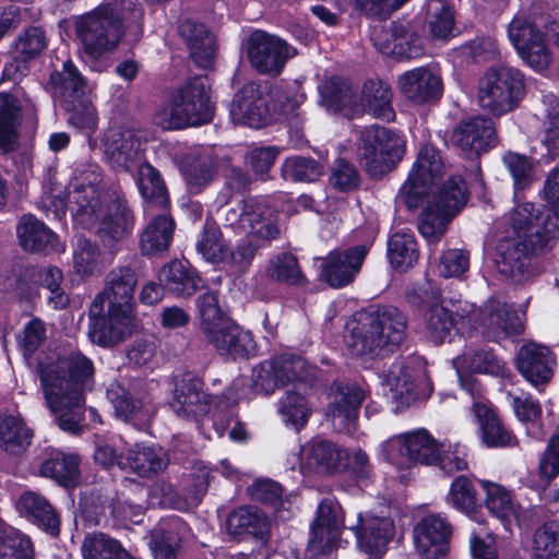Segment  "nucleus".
<instances>
[{
  "label": "nucleus",
  "mask_w": 559,
  "mask_h": 559,
  "mask_svg": "<svg viewBox=\"0 0 559 559\" xmlns=\"http://www.w3.org/2000/svg\"><path fill=\"white\" fill-rule=\"evenodd\" d=\"M171 409L182 418L197 419L209 411L207 395L203 392L202 381L191 373H183L175 382Z\"/></svg>",
  "instance_id": "obj_30"
},
{
  "label": "nucleus",
  "mask_w": 559,
  "mask_h": 559,
  "mask_svg": "<svg viewBox=\"0 0 559 559\" xmlns=\"http://www.w3.org/2000/svg\"><path fill=\"white\" fill-rule=\"evenodd\" d=\"M549 14L538 12L534 4L527 12L520 11L508 26V37L525 63L543 70L550 62L540 27L547 28Z\"/></svg>",
  "instance_id": "obj_9"
},
{
  "label": "nucleus",
  "mask_w": 559,
  "mask_h": 559,
  "mask_svg": "<svg viewBox=\"0 0 559 559\" xmlns=\"http://www.w3.org/2000/svg\"><path fill=\"white\" fill-rule=\"evenodd\" d=\"M71 187L72 190L64 193L61 186L51 183L41 202L55 218L60 219L66 214V210L70 209L80 225L92 229L97 223V213L105 205L104 193L100 194L98 189L92 187Z\"/></svg>",
  "instance_id": "obj_12"
},
{
  "label": "nucleus",
  "mask_w": 559,
  "mask_h": 559,
  "mask_svg": "<svg viewBox=\"0 0 559 559\" xmlns=\"http://www.w3.org/2000/svg\"><path fill=\"white\" fill-rule=\"evenodd\" d=\"M182 174L192 193H198L214 177V162L209 155H190L182 165Z\"/></svg>",
  "instance_id": "obj_60"
},
{
  "label": "nucleus",
  "mask_w": 559,
  "mask_h": 559,
  "mask_svg": "<svg viewBox=\"0 0 559 559\" xmlns=\"http://www.w3.org/2000/svg\"><path fill=\"white\" fill-rule=\"evenodd\" d=\"M476 321L487 338L500 341L520 334L523 331V323L512 305L498 298H490L479 311L477 318L472 317L473 329H476Z\"/></svg>",
  "instance_id": "obj_22"
},
{
  "label": "nucleus",
  "mask_w": 559,
  "mask_h": 559,
  "mask_svg": "<svg viewBox=\"0 0 559 559\" xmlns=\"http://www.w3.org/2000/svg\"><path fill=\"white\" fill-rule=\"evenodd\" d=\"M48 48V36L40 26H28L19 32L10 46V55L17 64L27 66Z\"/></svg>",
  "instance_id": "obj_44"
},
{
  "label": "nucleus",
  "mask_w": 559,
  "mask_h": 559,
  "mask_svg": "<svg viewBox=\"0 0 559 559\" xmlns=\"http://www.w3.org/2000/svg\"><path fill=\"white\" fill-rule=\"evenodd\" d=\"M472 412L479 425L481 440L487 447H512L516 443L513 433L503 426L488 404L475 401Z\"/></svg>",
  "instance_id": "obj_40"
},
{
  "label": "nucleus",
  "mask_w": 559,
  "mask_h": 559,
  "mask_svg": "<svg viewBox=\"0 0 559 559\" xmlns=\"http://www.w3.org/2000/svg\"><path fill=\"white\" fill-rule=\"evenodd\" d=\"M36 372L47 406L63 431H83L85 392L94 383L93 361L75 348L63 350L56 360L39 362Z\"/></svg>",
  "instance_id": "obj_1"
},
{
  "label": "nucleus",
  "mask_w": 559,
  "mask_h": 559,
  "mask_svg": "<svg viewBox=\"0 0 559 559\" xmlns=\"http://www.w3.org/2000/svg\"><path fill=\"white\" fill-rule=\"evenodd\" d=\"M224 221L227 226L265 242L276 239L281 233L276 211L260 197H250L226 207Z\"/></svg>",
  "instance_id": "obj_10"
},
{
  "label": "nucleus",
  "mask_w": 559,
  "mask_h": 559,
  "mask_svg": "<svg viewBox=\"0 0 559 559\" xmlns=\"http://www.w3.org/2000/svg\"><path fill=\"white\" fill-rule=\"evenodd\" d=\"M81 548L84 559H136L104 533L88 534Z\"/></svg>",
  "instance_id": "obj_58"
},
{
  "label": "nucleus",
  "mask_w": 559,
  "mask_h": 559,
  "mask_svg": "<svg viewBox=\"0 0 559 559\" xmlns=\"http://www.w3.org/2000/svg\"><path fill=\"white\" fill-rule=\"evenodd\" d=\"M226 530L234 537L251 535L259 539H265L270 525L267 518L258 509L240 507L228 514Z\"/></svg>",
  "instance_id": "obj_45"
},
{
  "label": "nucleus",
  "mask_w": 559,
  "mask_h": 559,
  "mask_svg": "<svg viewBox=\"0 0 559 559\" xmlns=\"http://www.w3.org/2000/svg\"><path fill=\"white\" fill-rule=\"evenodd\" d=\"M33 430L19 415L0 413V449L8 454L20 456L29 448Z\"/></svg>",
  "instance_id": "obj_41"
},
{
  "label": "nucleus",
  "mask_w": 559,
  "mask_h": 559,
  "mask_svg": "<svg viewBox=\"0 0 559 559\" xmlns=\"http://www.w3.org/2000/svg\"><path fill=\"white\" fill-rule=\"evenodd\" d=\"M515 360L519 372L535 386L549 382L554 376L555 356L546 346L524 344Z\"/></svg>",
  "instance_id": "obj_33"
},
{
  "label": "nucleus",
  "mask_w": 559,
  "mask_h": 559,
  "mask_svg": "<svg viewBox=\"0 0 559 559\" xmlns=\"http://www.w3.org/2000/svg\"><path fill=\"white\" fill-rule=\"evenodd\" d=\"M443 174L444 164L439 151L430 144L421 146L409 176L400 190V198L407 209L423 205L424 198L437 186Z\"/></svg>",
  "instance_id": "obj_14"
},
{
  "label": "nucleus",
  "mask_w": 559,
  "mask_h": 559,
  "mask_svg": "<svg viewBox=\"0 0 559 559\" xmlns=\"http://www.w3.org/2000/svg\"><path fill=\"white\" fill-rule=\"evenodd\" d=\"M280 385L288 383L299 384L310 381L314 376V369L300 356L282 354L271 359Z\"/></svg>",
  "instance_id": "obj_54"
},
{
  "label": "nucleus",
  "mask_w": 559,
  "mask_h": 559,
  "mask_svg": "<svg viewBox=\"0 0 559 559\" xmlns=\"http://www.w3.org/2000/svg\"><path fill=\"white\" fill-rule=\"evenodd\" d=\"M27 519L47 534L56 537L60 533V515L46 497L38 492H24L19 500Z\"/></svg>",
  "instance_id": "obj_39"
},
{
  "label": "nucleus",
  "mask_w": 559,
  "mask_h": 559,
  "mask_svg": "<svg viewBox=\"0 0 559 559\" xmlns=\"http://www.w3.org/2000/svg\"><path fill=\"white\" fill-rule=\"evenodd\" d=\"M463 312L453 313L442 302L428 308L424 313V320L431 341L441 344L450 342L453 332L460 335L468 333L474 328L472 314L466 309H463Z\"/></svg>",
  "instance_id": "obj_29"
},
{
  "label": "nucleus",
  "mask_w": 559,
  "mask_h": 559,
  "mask_svg": "<svg viewBox=\"0 0 559 559\" xmlns=\"http://www.w3.org/2000/svg\"><path fill=\"white\" fill-rule=\"evenodd\" d=\"M16 236L21 248L26 252L47 255L66 250L59 236L33 214L21 216L16 225Z\"/></svg>",
  "instance_id": "obj_28"
},
{
  "label": "nucleus",
  "mask_w": 559,
  "mask_h": 559,
  "mask_svg": "<svg viewBox=\"0 0 559 559\" xmlns=\"http://www.w3.org/2000/svg\"><path fill=\"white\" fill-rule=\"evenodd\" d=\"M468 199L465 181L461 176H451L439 186H433L424 198V207L418 230L428 241H438L449 223L465 206Z\"/></svg>",
  "instance_id": "obj_6"
},
{
  "label": "nucleus",
  "mask_w": 559,
  "mask_h": 559,
  "mask_svg": "<svg viewBox=\"0 0 559 559\" xmlns=\"http://www.w3.org/2000/svg\"><path fill=\"white\" fill-rule=\"evenodd\" d=\"M135 182L143 199L165 207L168 193L159 171L148 163H141L136 169Z\"/></svg>",
  "instance_id": "obj_53"
},
{
  "label": "nucleus",
  "mask_w": 559,
  "mask_h": 559,
  "mask_svg": "<svg viewBox=\"0 0 559 559\" xmlns=\"http://www.w3.org/2000/svg\"><path fill=\"white\" fill-rule=\"evenodd\" d=\"M453 365L459 373L461 371L488 373L491 376H502L504 373L503 361L489 349L465 353L454 358Z\"/></svg>",
  "instance_id": "obj_57"
},
{
  "label": "nucleus",
  "mask_w": 559,
  "mask_h": 559,
  "mask_svg": "<svg viewBox=\"0 0 559 559\" xmlns=\"http://www.w3.org/2000/svg\"><path fill=\"white\" fill-rule=\"evenodd\" d=\"M479 483L486 492L487 510L508 528L518 519L519 513V507L514 503L509 490L489 480H479Z\"/></svg>",
  "instance_id": "obj_50"
},
{
  "label": "nucleus",
  "mask_w": 559,
  "mask_h": 559,
  "mask_svg": "<svg viewBox=\"0 0 559 559\" xmlns=\"http://www.w3.org/2000/svg\"><path fill=\"white\" fill-rule=\"evenodd\" d=\"M346 343L353 355L379 357L404 341L406 318L394 307L356 313L347 323Z\"/></svg>",
  "instance_id": "obj_3"
},
{
  "label": "nucleus",
  "mask_w": 559,
  "mask_h": 559,
  "mask_svg": "<svg viewBox=\"0 0 559 559\" xmlns=\"http://www.w3.org/2000/svg\"><path fill=\"white\" fill-rule=\"evenodd\" d=\"M347 527L355 533L359 548L370 555L383 554L395 535L394 523L386 516L359 513Z\"/></svg>",
  "instance_id": "obj_27"
},
{
  "label": "nucleus",
  "mask_w": 559,
  "mask_h": 559,
  "mask_svg": "<svg viewBox=\"0 0 559 559\" xmlns=\"http://www.w3.org/2000/svg\"><path fill=\"white\" fill-rule=\"evenodd\" d=\"M278 412L286 425L301 429L308 421L310 408L304 395L296 391H286L278 403Z\"/></svg>",
  "instance_id": "obj_62"
},
{
  "label": "nucleus",
  "mask_w": 559,
  "mask_h": 559,
  "mask_svg": "<svg viewBox=\"0 0 559 559\" xmlns=\"http://www.w3.org/2000/svg\"><path fill=\"white\" fill-rule=\"evenodd\" d=\"M142 17L143 12L134 0H107L79 17L75 33L84 51L98 58L118 46L123 34V20L138 23Z\"/></svg>",
  "instance_id": "obj_4"
},
{
  "label": "nucleus",
  "mask_w": 559,
  "mask_h": 559,
  "mask_svg": "<svg viewBox=\"0 0 559 559\" xmlns=\"http://www.w3.org/2000/svg\"><path fill=\"white\" fill-rule=\"evenodd\" d=\"M452 142L467 158H477L497 142L493 121L486 117L464 120L454 129Z\"/></svg>",
  "instance_id": "obj_25"
},
{
  "label": "nucleus",
  "mask_w": 559,
  "mask_h": 559,
  "mask_svg": "<svg viewBox=\"0 0 559 559\" xmlns=\"http://www.w3.org/2000/svg\"><path fill=\"white\" fill-rule=\"evenodd\" d=\"M381 382L389 388L391 397L401 404L416 399L415 371L403 361H396L382 371Z\"/></svg>",
  "instance_id": "obj_49"
},
{
  "label": "nucleus",
  "mask_w": 559,
  "mask_h": 559,
  "mask_svg": "<svg viewBox=\"0 0 559 559\" xmlns=\"http://www.w3.org/2000/svg\"><path fill=\"white\" fill-rule=\"evenodd\" d=\"M88 336L94 344L100 346H112L123 341L126 333L130 331L131 313L109 309L107 314L104 311L88 312Z\"/></svg>",
  "instance_id": "obj_32"
},
{
  "label": "nucleus",
  "mask_w": 559,
  "mask_h": 559,
  "mask_svg": "<svg viewBox=\"0 0 559 559\" xmlns=\"http://www.w3.org/2000/svg\"><path fill=\"white\" fill-rule=\"evenodd\" d=\"M537 559H559V524L555 521L540 526L534 535Z\"/></svg>",
  "instance_id": "obj_64"
},
{
  "label": "nucleus",
  "mask_w": 559,
  "mask_h": 559,
  "mask_svg": "<svg viewBox=\"0 0 559 559\" xmlns=\"http://www.w3.org/2000/svg\"><path fill=\"white\" fill-rule=\"evenodd\" d=\"M105 205L97 213V223L92 227L100 239L119 241L134 226V216L124 197L117 190L104 192Z\"/></svg>",
  "instance_id": "obj_18"
},
{
  "label": "nucleus",
  "mask_w": 559,
  "mask_h": 559,
  "mask_svg": "<svg viewBox=\"0 0 559 559\" xmlns=\"http://www.w3.org/2000/svg\"><path fill=\"white\" fill-rule=\"evenodd\" d=\"M392 96V90L386 82L379 79L369 80L362 86L360 111H367L376 118L391 121L395 117Z\"/></svg>",
  "instance_id": "obj_47"
},
{
  "label": "nucleus",
  "mask_w": 559,
  "mask_h": 559,
  "mask_svg": "<svg viewBox=\"0 0 559 559\" xmlns=\"http://www.w3.org/2000/svg\"><path fill=\"white\" fill-rule=\"evenodd\" d=\"M343 461V451L325 440H313L301 450L300 472L304 475L325 474L337 471Z\"/></svg>",
  "instance_id": "obj_37"
},
{
  "label": "nucleus",
  "mask_w": 559,
  "mask_h": 559,
  "mask_svg": "<svg viewBox=\"0 0 559 559\" xmlns=\"http://www.w3.org/2000/svg\"><path fill=\"white\" fill-rule=\"evenodd\" d=\"M79 456L59 450H50L40 464L39 473L64 487L74 486L79 480Z\"/></svg>",
  "instance_id": "obj_46"
},
{
  "label": "nucleus",
  "mask_w": 559,
  "mask_h": 559,
  "mask_svg": "<svg viewBox=\"0 0 559 559\" xmlns=\"http://www.w3.org/2000/svg\"><path fill=\"white\" fill-rule=\"evenodd\" d=\"M509 223L513 236L499 239L495 262L503 276L521 283L531 276L528 257L552 248L559 225L544 206L533 202L516 204L510 212Z\"/></svg>",
  "instance_id": "obj_2"
},
{
  "label": "nucleus",
  "mask_w": 559,
  "mask_h": 559,
  "mask_svg": "<svg viewBox=\"0 0 559 559\" xmlns=\"http://www.w3.org/2000/svg\"><path fill=\"white\" fill-rule=\"evenodd\" d=\"M320 93L328 107L334 111L347 110L353 115L360 112L356 93L345 79L332 76L320 86Z\"/></svg>",
  "instance_id": "obj_51"
},
{
  "label": "nucleus",
  "mask_w": 559,
  "mask_h": 559,
  "mask_svg": "<svg viewBox=\"0 0 559 559\" xmlns=\"http://www.w3.org/2000/svg\"><path fill=\"white\" fill-rule=\"evenodd\" d=\"M337 501L323 499L317 510V516L310 528L308 549L312 555H323L332 551L341 536V525L345 519Z\"/></svg>",
  "instance_id": "obj_21"
},
{
  "label": "nucleus",
  "mask_w": 559,
  "mask_h": 559,
  "mask_svg": "<svg viewBox=\"0 0 559 559\" xmlns=\"http://www.w3.org/2000/svg\"><path fill=\"white\" fill-rule=\"evenodd\" d=\"M35 282L48 289L47 301L55 309H64L69 305V297L60 287L63 273L57 266H45L33 274Z\"/></svg>",
  "instance_id": "obj_63"
},
{
  "label": "nucleus",
  "mask_w": 559,
  "mask_h": 559,
  "mask_svg": "<svg viewBox=\"0 0 559 559\" xmlns=\"http://www.w3.org/2000/svg\"><path fill=\"white\" fill-rule=\"evenodd\" d=\"M173 217L156 215L140 235V250L143 255H159L168 251L175 230Z\"/></svg>",
  "instance_id": "obj_42"
},
{
  "label": "nucleus",
  "mask_w": 559,
  "mask_h": 559,
  "mask_svg": "<svg viewBox=\"0 0 559 559\" xmlns=\"http://www.w3.org/2000/svg\"><path fill=\"white\" fill-rule=\"evenodd\" d=\"M21 110L16 97L11 94H0V148L4 152L14 148Z\"/></svg>",
  "instance_id": "obj_56"
},
{
  "label": "nucleus",
  "mask_w": 559,
  "mask_h": 559,
  "mask_svg": "<svg viewBox=\"0 0 559 559\" xmlns=\"http://www.w3.org/2000/svg\"><path fill=\"white\" fill-rule=\"evenodd\" d=\"M427 26L437 39H447L454 26V15L445 0H429L427 3Z\"/></svg>",
  "instance_id": "obj_61"
},
{
  "label": "nucleus",
  "mask_w": 559,
  "mask_h": 559,
  "mask_svg": "<svg viewBox=\"0 0 559 559\" xmlns=\"http://www.w3.org/2000/svg\"><path fill=\"white\" fill-rule=\"evenodd\" d=\"M106 396L115 415L124 421L145 424L152 418L153 406L141 380L111 382Z\"/></svg>",
  "instance_id": "obj_16"
},
{
  "label": "nucleus",
  "mask_w": 559,
  "mask_h": 559,
  "mask_svg": "<svg viewBox=\"0 0 559 559\" xmlns=\"http://www.w3.org/2000/svg\"><path fill=\"white\" fill-rule=\"evenodd\" d=\"M104 146L111 165L120 170H131L142 158L141 140L131 129L108 131Z\"/></svg>",
  "instance_id": "obj_35"
},
{
  "label": "nucleus",
  "mask_w": 559,
  "mask_h": 559,
  "mask_svg": "<svg viewBox=\"0 0 559 559\" xmlns=\"http://www.w3.org/2000/svg\"><path fill=\"white\" fill-rule=\"evenodd\" d=\"M204 337L219 355L233 360L249 359L257 350L252 333L230 319Z\"/></svg>",
  "instance_id": "obj_26"
},
{
  "label": "nucleus",
  "mask_w": 559,
  "mask_h": 559,
  "mask_svg": "<svg viewBox=\"0 0 559 559\" xmlns=\"http://www.w3.org/2000/svg\"><path fill=\"white\" fill-rule=\"evenodd\" d=\"M282 178L294 182H314L324 174V166L310 156L287 157L281 167Z\"/></svg>",
  "instance_id": "obj_59"
},
{
  "label": "nucleus",
  "mask_w": 559,
  "mask_h": 559,
  "mask_svg": "<svg viewBox=\"0 0 559 559\" xmlns=\"http://www.w3.org/2000/svg\"><path fill=\"white\" fill-rule=\"evenodd\" d=\"M212 117L207 79L193 76L173 94L166 106L157 110L154 122L164 130H176L206 123Z\"/></svg>",
  "instance_id": "obj_5"
},
{
  "label": "nucleus",
  "mask_w": 559,
  "mask_h": 559,
  "mask_svg": "<svg viewBox=\"0 0 559 559\" xmlns=\"http://www.w3.org/2000/svg\"><path fill=\"white\" fill-rule=\"evenodd\" d=\"M366 395L357 384L340 385L328 407V417L338 432H352Z\"/></svg>",
  "instance_id": "obj_31"
},
{
  "label": "nucleus",
  "mask_w": 559,
  "mask_h": 559,
  "mask_svg": "<svg viewBox=\"0 0 559 559\" xmlns=\"http://www.w3.org/2000/svg\"><path fill=\"white\" fill-rule=\"evenodd\" d=\"M367 253L368 247L365 245L331 251L320 259L322 277L334 288L348 285L360 271Z\"/></svg>",
  "instance_id": "obj_24"
},
{
  "label": "nucleus",
  "mask_w": 559,
  "mask_h": 559,
  "mask_svg": "<svg viewBox=\"0 0 559 559\" xmlns=\"http://www.w3.org/2000/svg\"><path fill=\"white\" fill-rule=\"evenodd\" d=\"M397 83L402 95L417 105L436 100L442 94L441 78L426 67L406 71Z\"/></svg>",
  "instance_id": "obj_34"
},
{
  "label": "nucleus",
  "mask_w": 559,
  "mask_h": 559,
  "mask_svg": "<svg viewBox=\"0 0 559 559\" xmlns=\"http://www.w3.org/2000/svg\"><path fill=\"white\" fill-rule=\"evenodd\" d=\"M264 273L269 281L280 284L299 286L305 283L297 258L289 252H281L270 258Z\"/></svg>",
  "instance_id": "obj_55"
},
{
  "label": "nucleus",
  "mask_w": 559,
  "mask_h": 559,
  "mask_svg": "<svg viewBox=\"0 0 559 559\" xmlns=\"http://www.w3.org/2000/svg\"><path fill=\"white\" fill-rule=\"evenodd\" d=\"M158 281L165 289L185 297L194 294L202 285L200 276L179 260L165 264L158 273Z\"/></svg>",
  "instance_id": "obj_43"
},
{
  "label": "nucleus",
  "mask_w": 559,
  "mask_h": 559,
  "mask_svg": "<svg viewBox=\"0 0 559 559\" xmlns=\"http://www.w3.org/2000/svg\"><path fill=\"white\" fill-rule=\"evenodd\" d=\"M414 544L417 554L425 559H441L449 550L451 526L439 514L424 516L414 527Z\"/></svg>",
  "instance_id": "obj_23"
},
{
  "label": "nucleus",
  "mask_w": 559,
  "mask_h": 559,
  "mask_svg": "<svg viewBox=\"0 0 559 559\" xmlns=\"http://www.w3.org/2000/svg\"><path fill=\"white\" fill-rule=\"evenodd\" d=\"M247 58L250 66L262 75L278 76L296 49L281 37L255 29L247 39Z\"/></svg>",
  "instance_id": "obj_15"
},
{
  "label": "nucleus",
  "mask_w": 559,
  "mask_h": 559,
  "mask_svg": "<svg viewBox=\"0 0 559 559\" xmlns=\"http://www.w3.org/2000/svg\"><path fill=\"white\" fill-rule=\"evenodd\" d=\"M48 91L61 107H73V102L86 93V82L71 60L50 73Z\"/></svg>",
  "instance_id": "obj_36"
},
{
  "label": "nucleus",
  "mask_w": 559,
  "mask_h": 559,
  "mask_svg": "<svg viewBox=\"0 0 559 559\" xmlns=\"http://www.w3.org/2000/svg\"><path fill=\"white\" fill-rule=\"evenodd\" d=\"M71 187L72 190L64 193L61 186L51 183L41 202L55 218L60 219L66 214V210L70 209L80 225L92 229L97 223V213L105 205L104 193L100 194L98 189L92 187Z\"/></svg>",
  "instance_id": "obj_11"
},
{
  "label": "nucleus",
  "mask_w": 559,
  "mask_h": 559,
  "mask_svg": "<svg viewBox=\"0 0 559 559\" xmlns=\"http://www.w3.org/2000/svg\"><path fill=\"white\" fill-rule=\"evenodd\" d=\"M439 443L426 429L394 436L381 445L383 457L391 464L403 466L409 463L433 465L439 457Z\"/></svg>",
  "instance_id": "obj_13"
},
{
  "label": "nucleus",
  "mask_w": 559,
  "mask_h": 559,
  "mask_svg": "<svg viewBox=\"0 0 559 559\" xmlns=\"http://www.w3.org/2000/svg\"><path fill=\"white\" fill-rule=\"evenodd\" d=\"M371 39L383 55L397 59H413L423 53V39L411 22L393 21L388 27L376 28Z\"/></svg>",
  "instance_id": "obj_17"
},
{
  "label": "nucleus",
  "mask_w": 559,
  "mask_h": 559,
  "mask_svg": "<svg viewBox=\"0 0 559 559\" xmlns=\"http://www.w3.org/2000/svg\"><path fill=\"white\" fill-rule=\"evenodd\" d=\"M138 284V275L130 266H116L105 277L103 290L92 302V312L104 311V304L109 309L131 313V302Z\"/></svg>",
  "instance_id": "obj_20"
},
{
  "label": "nucleus",
  "mask_w": 559,
  "mask_h": 559,
  "mask_svg": "<svg viewBox=\"0 0 559 559\" xmlns=\"http://www.w3.org/2000/svg\"><path fill=\"white\" fill-rule=\"evenodd\" d=\"M524 95V75L512 67H491L478 83V103L493 116H502L515 109Z\"/></svg>",
  "instance_id": "obj_8"
},
{
  "label": "nucleus",
  "mask_w": 559,
  "mask_h": 559,
  "mask_svg": "<svg viewBox=\"0 0 559 559\" xmlns=\"http://www.w3.org/2000/svg\"><path fill=\"white\" fill-rule=\"evenodd\" d=\"M390 264L399 272H406L418 261L419 250L415 236L409 233H394L388 241Z\"/></svg>",
  "instance_id": "obj_52"
},
{
  "label": "nucleus",
  "mask_w": 559,
  "mask_h": 559,
  "mask_svg": "<svg viewBox=\"0 0 559 559\" xmlns=\"http://www.w3.org/2000/svg\"><path fill=\"white\" fill-rule=\"evenodd\" d=\"M357 151L366 173L372 178H380L402 160L405 141L391 129L370 126L359 132Z\"/></svg>",
  "instance_id": "obj_7"
},
{
  "label": "nucleus",
  "mask_w": 559,
  "mask_h": 559,
  "mask_svg": "<svg viewBox=\"0 0 559 559\" xmlns=\"http://www.w3.org/2000/svg\"><path fill=\"white\" fill-rule=\"evenodd\" d=\"M266 85L251 81L234 96L230 116L236 123L259 129L271 120L267 106Z\"/></svg>",
  "instance_id": "obj_19"
},
{
  "label": "nucleus",
  "mask_w": 559,
  "mask_h": 559,
  "mask_svg": "<svg viewBox=\"0 0 559 559\" xmlns=\"http://www.w3.org/2000/svg\"><path fill=\"white\" fill-rule=\"evenodd\" d=\"M168 462V456L162 448L135 445L126 456L124 469L148 478L164 471Z\"/></svg>",
  "instance_id": "obj_48"
},
{
  "label": "nucleus",
  "mask_w": 559,
  "mask_h": 559,
  "mask_svg": "<svg viewBox=\"0 0 559 559\" xmlns=\"http://www.w3.org/2000/svg\"><path fill=\"white\" fill-rule=\"evenodd\" d=\"M179 35L190 50L191 58L200 68H209L215 55V40L213 34L203 23L191 19L182 21L179 25Z\"/></svg>",
  "instance_id": "obj_38"
}]
</instances>
